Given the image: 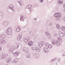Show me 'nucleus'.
Here are the masks:
<instances>
[{"instance_id":"f257e3e1","label":"nucleus","mask_w":65,"mask_h":65,"mask_svg":"<svg viewBox=\"0 0 65 65\" xmlns=\"http://www.w3.org/2000/svg\"><path fill=\"white\" fill-rule=\"evenodd\" d=\"M52 43L53 45H55L56 44L57 46H60V44L62 43V39L59 37H58L57 38V40H56L54 39H53L52 40Z\"/></svg>"},{"instance_id":"f03ea898","label":"nucleus","mask_w":65,"mask_h":65,"mask_svg":"<svg viewBox=\"0 0 65 65\" xmlns=\"http://www.w3.org/2000/svg\"><path fill=\"white\" fill-rule=\"evenodd\" d=\"M14 50H15V49H14V48H10L9 50V52L10 53H13V56H16V57H18L19 56V52L18 51H17L15 53H13V51Z\"/></svg>"},{"instance_id":"7ed1b4c3","label":"nucleus","mask_w":65,"mask_h":65,"mask_svg":"<svg viewBox=\"0 0 65 65\" xmlns=\"http://www.w3.org/2000/svg\"><path fill=\"white\" fill-rule=\"evenodd\" d=\"M61 13H59L55 14L54 17H57L56 18L57 21H59V19L60 18H61Z\"/></svg>"},{"instance_id":"20e7f679","label":"nucleus","mask_w":65,"mask_h":65,"mask_svg":"<svg viewBox=\"0 0 65 65\" xmlns=\"http://www.w3.org/2000/svg\"><path fill=\"white\" fill-rule=\"evenodd\" d=\"M7 55L5 53H3L2 55H0V59H4L6 58Z\"/></svg>"},{"instance_id":"39448f33","label":"nucleus","mask_w":65,"mask_h":65,"mask_svg":"<svg viewBox=\"0 0 65 65\" xmlns=\"http://www.w3.org/2000/svg\"><path fill=\"white\" fill-rule=\"evenodd\" d=\"M32 50H36L37 52H39L40 51V49H39L38 47H31Z\"/></svg>"},{"instance_id":"423d86ee","label":"nucleus","mask_w":65,"mask_h":65,"mask_svg":"<svg viewBox=\"0 0 65 65\" xmlns=\"http://www.w3.org/2000/svg\"><path fill=\"white\" fill-rule=\"evenodd\" d=\"M26 16L23 15H21L20 16V20L22 21H24V19H26Z\"/></svg>"},{"instance_id":"0eeeda50","label":"nucleus","mask_w":65,"mask_h":65,"mask_svg":"<svg viewBox=\"0 0 65 65\" xmlns=\"http://www.w3.org/2000/svg\"><path fill=\"white\" fill-rule=\"evenodd\" d=\"M11 28L9 27V28H8L6 31V35H9V32H11Z\"/></svg>"},{"instance_id":"6e6552de","label":"nucleus","mask_w":65,"mask_h":65,"mask_svg":"<svg viewBox=\"0 0 65 65\" xmlns=\"http://www.w3.org/2000/svg\"><path fill=\"white\" fill-rule=\"evenodd\" d=\"M8 9L9 8L12 11H14V7H13V6L12 5H10L9 6H8Z\"/></svg>"},{"instance_id":"1a4fd4ad","label":"nucleus","mask_w":65,"mask_h":65,"mask_svg":"<svg viewBox=\"0 0 65 65\" xmlns=\"http://www.w3.org/2000/svg\"><path fill=\"white\" fill-rule=\"evenodd\" d=\"M29 37H24L23 38V39L25 42H27L29 41Z\"/></svg>"},{"instance_id":"9d476101","label":"nucleus","mask_w":65,"mask_h":65,"mask_svg":"<svg viewBox=\"0 0 65 65\" xmlns=\"http://www.w3.org/2000/svg\"><path fill=\"white\" fill-rule=\"evenodd\" d=\"M6 62L7 63H10L11 62V58L10 57H8L6 59Z\"/></svg>"},{"instance_id":"9b49d317","label":"nucleus","mask_w":65,"mask_h":65,"mask_svg":"<svg viewBox=\"0 0 65 65\" xmlns=\"http://www.w3.org/2000/svg\"><path fill=\"white\" fill-rule=\"evenodd\" d=\"M32 5H29L27 6L26 8H27V9H29V11L30 12H31V10H32Z\"/></svg>"},{"instance_id":"f8f14e48","label":"nucleus","mask_w":65,"mask_h":65,"mask_svg":"<svg viewBox=\"0 0 65 65\" xmlns=\"http://www.w3.org/2000/svg\"><path fill=\"white\" fill-rule=\"evenodd\" d=\"M45 35H46L48 37L49 39H51L52 38V37L51 36L50 34L48 32H46Z\"/></svg>"},{"instance_id":"ddd939ff","label":"nucleus","mask_w":65,"mask_h":65,"mask_svg":"<svg viewBox=\"0 0 65 65\" xmlns=\"http://www.w3.org/2000/svg\"><path fill=\"white\" fill-rule=\"evenodd\" d=\"M33 56H34V57L36 58H39V55L38 54L34 53L33 55Z\"/></svg>"},{"instance_id":"4468645a","label":"nucleus","mask_w":65,"mask_h":65,"mask_svg":"<svg viewBox=\"0 0 65 65\" xmlns=\"http://www.w3.org/2000/svg\"><path fill=\"white\" fill-rule=\"evenodd\" d=\"M57 60V57H56L54 59L51 60L50 61V62L51 63H53V62H55L56 60Z\"/></svg>"},{"instance_id":"2eb2a0df","label":"nucleus","mask_w":65,"mask_h":65,"mask_svg":"<svg viewBox=\"0 0 65 65\" xmlns=\"http://www.w3.org/2000/svg\"><path fill=\"white\" fill-rule=\"evenodd\" d=\"M9 23L8 22H5L3 23V25L6 27H7Z\"/></svg>"},{"instance_id":"dca6fc26","label":"nucleus","mask_w":65,"mask_h":65,"mask_svg":"<svg viewBox=\"0 0 65 65\" xmlns=\"http://www.w3.org/2000/svg\"><path fill=\"white\" fill-rule=\"evenodd\" d=\"M57 2L59 4L61 5L63 3V0H58Z\"/></svg>"},{"instance_id":"f3484780","label":"nucleus","mask_w":65,"mask_h":65,"mask_svg":"<svg viewBox=\"0 0 65 65\" xmlns=\"http://www.w3.org/2000/svg\"><path fill=\"white\" fill-rule=\"evenodd\" d=\"M28 44L29 46H31V45H32V44H33V42L31 41H30L28 43Z\"/></svg>"},{"instance_id":"a211bd4d","label":"nucleus","mask_w":65,"mask_h":65,"mask_svg":"<svg viewBox=\"0 0 65 65\" xmlns=\"http://www.w3.org/2000/svg\"><path fill=\"white\" fill-rule=\"evenodd\" d=\"M48 51V49L46 47H45L44 48V52L45 53H47Z\"/></svg>"},{"instance_id":"6ab92c4d","label":"nucleus","mask_w":65,"mask_h":65,"mask_svg":"<svg viewBox=\"0 0 65 65\" xmlns=\"http://www.w3.org/2000/svg\"><path fill=\"white\" fill-rule=\"evenodd\" d=\"M18 1L19 2H18V3L20 4V6H22V3H23L22 1L21 0H19Z\"/></svg>"},{"instance_id":"aec40b11","label":"nucleus","mask_w":65,"mask_h":65,"mask_svg":"<svg viewBox=\"0 0 65 65\" xmlns=\"http://www.w3.org/2000/svg\"><path fill=\"white\" fill-rule=\"evenodd\" d=\"M2 37L3 38L2 39H4V38H5V37H6V36H5V35H1L0 36V37L1 38V37Z\"/></svg>"},{"instance_id":"412c9836","label":"nucleus","mask_w":65,"mask_h":65,"mask_svg":"<svg viewBox=\"0 0 65 65\" xmlns=\"http://www.w3.org/2000/svg\"><path fill=\"white\" fill-rule=\"evenodd\" d=\"M38 44L40 47H42V46H43V45L41 44V43H40V42H38Z\"/></svg>"},{"instance_id":"4be33fe9","label":"nucleus","mask_w":65,"mask_h":65,"mask_svg":"<svg viewBox=\"0 0 65 65\" xmlns=\"http://www.w3.org/2000/svg\"><path fill=\"white\" fill-rule=\"evenodd\" d=\"M56 28L59 30L60 29V25H59L58 24H56Z\"/></svg>"},{"instance_id":"5701e85b","label":"nucleus","mask_w":65,"mask_h":65,"mask_svg":"<svg viewBox=\"0 0 65 65\" xmlns=\"http://www.w3.org/2000/svg\"><path fill=\"white\" fill-rule=\"evenodd\" d=\"M26 57L27 59H28V58H30V54H27L26 55Z\"/></svg>"},{"instance_id":"b1692460","label":"nucleus","mask_w":65,"mask_h":65,"mask_svg":"<svg viewBox=\"0 0 65 65\" xmlns=\"http://www.w3.org/2000/svg\"><path fill=\"white\" fill-rule=\"evenodd\" d=\"M49 45H50V44H48V43H45V46H46V47H48Z\"/></svg>"},{"instance_id":"393cba45","label":"nucleus","mask_w":65,"mask_h":65,"mask_svg":"<svg viewBox=\"0 0 65 65\" xmlns=\"http://www.w3.org/2000/svg\"><path fill=\"white\" fill-rule=\"evenodd\" d=\"M18 28L16 29V31L17 32H19V31H20V27L18 26Z\"/></svg>"},{"instance_id":"a878e982","label":"nucleus","mask_w":65,"mask_h":65,"mask_svg":"<svg viewBox=\"0 0 65 65\" xmlns=\"http://www.w3.org/2000/svg\"><path fill=\"white\" fill-rule=\"evenodd\" d=\"M3 15H4V13L2 12H0V16L1 17H3Z\"/></svg>"},{"instance_id":"bb28decb","label":"nucleus","mask_w":65,"mask_h":65,"mask_svg":"<svg viewBox=\"0 0 65 65\" xmlns=\"http://www.w3.org/2000/svg\"><path fill=\"white\" fill-rule=\"evenodd\" d=\"M53 47V46H52L50 44L48 46V48H50V49H51V48H52V47Z\"/></svg>"},{"instance_id":"cd10ccee","label":"nucleus","mask_w":65,"mask_h":65,"mask_svg":"<svg viewBox=\"0 0 65 65\" xmlns=\"http://www.w3.org/2000/svg\"><path fill=\"white\" fill-rule=\"evenodd\" d=\"M2 44H4L6 43V41L5 40H3V41H2Z\"/></svg>"},{"instance_id":"c85d7f7f","label":"nucleus","mask_w":65,"mask_h":65,"mask_svg":"<svg viewBox=\"0 0 65 65\" xmlns=\"http://www.w3.org/2000/svg\"><path fill=\"white\" fill-rule=\"evenodd\" d=\"M14 61L15 63H17V62H18V59H17V58H16L14 60Z\"/></svg>"},{"instance_id":"c756f323","label":"nucleus","mask_w":65,"mask_h":65,"mask_svg":"<svg viewBox=\"0 0 65 65\" xmlns=\"http://www.w3.org/2000/svg\"><path fill=\"white\" fill-rule=\"evenodd\" d=\"M61 61V58H59L57 59V61L58 62H60Z\"/></svg>"},{"instance_id":"7c9ffc66","label":"nucleus","mask_w":65,"mask_h":65,"mask_svg":"<svg viewBox=\"0 0 65 65\" xmlns=\"http://www.w3.org/2000/svg\"><path fill=\"white\" fill-rule=\"evenodd\" d=\"M54 36L55 37H57L58 36V34H56L54 35Z\"/></svg>"},{"instance_id":"2f4dec72","label":"nucleus","mask_w":65,"mask_h":65,"mask_svg":"<svg viewBox=\"0 0 65 65\" xmlns=\"http://www.w3.org/2000/svg\"><path fill=\"white\" fill-rule=\"evenodd\" d=\"M61 30H62V31H64V29H63L62 28H63V29H65V27L62 26L61 27Z\"/></svg>"},{"instance_id":"473e14b6","label":"nucleus","mask_w":65,"mask_h":65,"mask_svg":"<svg viewBox=\"0 0 65 65\" xmlns=\"http://www.w3.org/2000/svg\"><path fill=\"white\" fill-rule=\"evenodd\" d=\"M52 25V23L50 22L48 24V26H51Z\"/></svg>"},{"instance_id":"72a5a7b5","label":"nucleus","mask_w":65,"mask_h":65,"mask_svg":"<svg viewBox=\"0 0 65 65\" xmlns=\"http://www.w3.org/2000/svg\"><path fill=\"white\" fill-rule=\"evenodd\" d=\"M6 46L7 47H9V46H10V45L9 44H7L6 45Z\"/></svg>"},{"instance_id":"f704fd0d","label":"nucleus","mask_w":65,"mask_h":65,"mask_svg":"<svg viewBox=\"0 0 65 65\" xmlns=\"http://www.w3.org/2000/svg\"><path fill=\"white\" fill-rule=\"evenodd\" d=\"M41 44L43 45V44H44V42L43 41H42L41 42Z\"/></svg>"},{"instance_id":"c9c22d12","label":"nucleus","mask_w":65,"mask_h":65,"mask_svg":"<svg viewBox=\"0 0 65 65\" xmlns=\"http://www.w3.org/2000/svg\"><path fill=\"white\" fill-rule=\"evenodd\" d=\"M62 56H65V52H64L62 54Z\"/></svg>"},{"instance_id":"e433bc0d","label":"nucleus","mask_w":65,"mask_h":65,"mask_svg":"<svg viewBox=\"0 0 65 65\" xmlns=\"http://www.w3.org/2000/svg\"><path fill=\"white\" fill-rule=\"evenodd\" d=\"M61 34H62V36H64V35H65V32H64V33L62 32Z\"/></svg>"},{"instance_id":"4c0bfd02","label":"nucleus","mask_w":65,"mask_h":65,"mask_svg":"<svg viewBox=\"0 0 65 65\" xmlns=\"http://www.w3.org/2000/svg\"><path fill=\"white\" fill-rule=\"evenodd\" d=\"M21 37L20 38H19V37H17V39L18 40H20L21 39Z\"/></svg>"},{"instance_id":"58836bf2","label":"nucleus","mask_w":65,"mask_h":65,"mask_svg":"<svg viewBox=\"0 0 65 65\" xmlns=\"http://www.w3.org/2000/svg\"><path fill=\"white\" fill-rule=\"evenodd\" d=\"M21 37V38H22V35H19L18 37L19 38H20V37Z\"/></svg>"},{"instance_id":"ea45409f","label":"nucleus","mask_w":65,"mask_h":65,"mask_svg":"<svg viewBox=\"0 0 65 65\" xmlns=\"http://www.w3.org/2000/svg\"><path fill=\"white\" fill-rule=\"evenodd\" d=\"M19 44L18 45H17L16 46V48L18 49V48H19Z\"/></svg>"},{"instance_id":"a19ab883","label":"nucleus","mask_w":65,"mask_h":65,"mask_svg":"<svg viewBox=\"0 0 65 65\" xmlns=\"http://www.w3.org/2000/svg\"><path fill=\"white\" fill-rule=\"evenodd\" d=\"M43 0H40V3H42Z\"/></svg>"},{"instance_id":"79ce46f5","label":"nucleus","mask_w":65,"mask_h":65,"mask_svg":"<svg viewBox=\"0 0 65 65\" xmlns=\"http://www.w3.org/2000/svg\"><path fill=\"white\" fill-rule=\"evenodd\" d=\"M22 51H24V52H26V50L24 49V48L23 49Z\"/></svg>"},{"instance_id":"37998d69","label":"nucleus","mask_w":65,"mask_h":65,"mask_svg":"<svg viewBox=\"0 0 65 65\" xmlns=\"http://www.w3.org/2000/svg\"><path fill=\"white\" fill-rule=\"evenodd\" d=\"M63 7L64 8H65V4H63Z\"/></svg>"},{"instance_id":"c03bdc74","label":"nucleus","mask_w":65,"mask_h":65,"mask_svg":"<svg viewBox=\"0 0 65 65\" xmlns=\"http://www.w3.org/2000/svg\"><path fill=\"white\" fill-rule=\"evenodd\" d=\"M2 47L1 46H0V52L2 50Z\"/></svg>"},{"instance_id":"a18cd8bd","label":"nucleus","mask_w":65,"mask_h":65,"mask_svg":"<svg viewBox=\"0 0 65 65\" xmlns=\"http://www.w3.org/2000/svg\"><path fill=\"white\" fill-rule=\"evenodd\" d=\"M33 19L35 21H36V20H37V19H36V18H34Z\"/></svg>"},{"instance_id":"49530a36","label":"nucleus","mask_w":65,"mask_h":65,"mask_svg":"<svg viewBox=\"0 0 65 65\" xmlns=\"http://www.w3.org/2000/svg\"><path fill=\"white\" fill-rule=\"evenodd\" d=\"M3 44L2 43V41L1 42H0V44L1 45V44Z\"/></svg>"},{"instance_id":"de8ad7c7","label":"nucleus","mask_w":65,"mask_h":65,"mask_svg":"<svg viewBox=\"0 0 65 65\" xmlns=\"http://www.w3.org/2000/svg\"><path fill=\"white\" fill-rule=\"evenodd\" d=\"M56 9L57 10H58V9H59V8L58 7H57L56 8Z\"/></svg>"},{"instance_id":"09e8293b","label":"nucleus","mask_w":65,"mask_h":65,"mask_svg":"<svg viewBox=\"0 0 65 65\" xmlns=\"http://www.w3.org/2000/svg\"><path fill=\"white\" fill-rule=\"evenodd\" d=\"M56 65H58V63H56Z\"/></svg>"},{"instance_id":"8fccbe9b","label":"nucleus","mask_w":65,"mask_h":65,"mask_svg":"<svg viewBox=\"0 0 65 65\" xmlns=\"http://www.w3.org/2000/svg\"><path fill=\"white\" fill-rule=\"evenodd\" d=\"M60 36H61V37H62V36H61L60 35Z\"/></svg>"},{"instance_id":"3c124183","label":"nucleus","mask_w":65,"mask_h":65,"mask_svg":"<svg viewBox=\"0 0 65 65\" xmlns=\"http://www.w3.org/2000/svg\"><path fill=\"white\" fill-rule=\"evenodd\" d=\"M30 34H31V32H30Z\"/></svg>"}]
</instances>
